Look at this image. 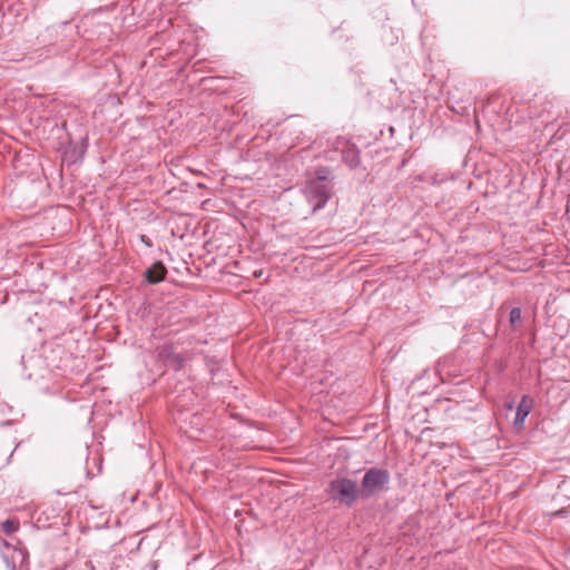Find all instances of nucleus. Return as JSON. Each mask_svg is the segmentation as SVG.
I'll list each match as a JSON object with an SVG mask.
<instances>
[{"instance_id":"nucleus-12","label":"nucleus","mask_w":570,"mask_h":570,"mask_svg":"<svg viewBox=\"0 0 570 570\" xmlns=\"http://www.w3.org/2000/svg\"><path fill=\"white\" fill-rule=\"evenodd\" d=\"M254 275H255V277H259L262 275V272H259V273L255 272Z\"/></svg>"},{"instance_id":"nucleus-6","label":"nucleus","mask_w":570,"mask_h":570,"mask_svg":"<svg viewBox=\"0 0 570 570\" xmlns=\"http://www.w3.org/2000/svg\"><path fill=\"white\" fill-rule=\"evenodd\" d=\"M343 160L351 167L354 168L360 164L358 153L353 148H348L343 153Z\"/></svg>"},{"instance_id":"nucleus-4","label":"nucleus","mask_w":570,"mask_h":570,"mask_svg":"<svg viewBox=\"0 0 570 570\" xmlns=\"http://www.w3.org/2000/svg\"><path fill=\"white\" fill-rule=\"evenodd\" d=\"M533 400L529 395H524L521 399L520 404L518 405L514 425L517 428H521L524 423L525 417L529 415L532 409Z\"/></svg>"},{"instance_id":"nucleus-8","label":"nucleus","mask_w":570,"mask_h":570,"mask_svg":"<svg viewBox=\"0 0 570 570\" xmlns=\"http://www.w3.org/2000/svg\"><path fill=\"white\" fill-rule=\"evenodd\" d=\"M1 527L6 534H11V533H14L16 531H18L19 522L16 520L8 519L2 522Z\"/></svg>"},{"instance_id":"nucleus-11","label":"nucleus","mask_w":570,"mask_h":570,"mask_svg":"<svg viewBox=\"0 0 570 570\" xmlns=\"http://www.w3.org/2000/svg\"><path fill=\"white\" fill-rule=\"evenodd\" d=\"M505 406H507L508 410H512L513 409V402L507 403Z\"/></svg>"},{"instance_id":"nucleus-2","label":"nucleus","mask_w":570,"mask_h":570,"mask_svg":"<svg viewBox=\"0 0 570 570\" xmlns=\"http://www.w3.org/2000/svg\"><path fill=\"white\" fill-rule=\"evenodd\" d=\"M390 481V473L386 470L373 468L363 476L361 493L363 497H371L382 490Z\"/></svg>"},{"instance_id":"nucleus-7","label":"nucleus","mask_w":570,"mask_h":570,"mask_svg":"<svg viewBox=\"0 0 570 570\" xmlns=\"http://www.w3.org/2000/svg\"><path fill=\"white\" fill-rule=\"evenodd\" d=\"M185 361L186 358L180 354H170L167 357V364L176 370H179Z\"/></svg>"},{"instance_id":"nucleus-1","label":"nucleus","mask_w":570,"mask_h":570,"mask_svg":"<svg viewBox=\"0 0 570 570\" xmlns=\"http://www.w3.org/2000/svg\"><path fill=\"white\" fill-rule=\"evenodd\" d=\"M331 186L326 183V176H318L312 179L306 186V195L308 202L313 205V212L325 206L331 197Z\"/></svg>"},{"instance_id":"nucleus-9","label":"nucleus","mask_w":570,"mask_h":570,"mask_svg":"<svg viewBox=\"0 0 570 570\" xmlns=\"http://www.w3.org/2000/svg\"><path fill=\"white\" fill-rule=\"evenodd\" d=\"M510 323L515 326L521 323V309L519 307H513L510 312Z\"/></svg>"},{"instance_id":"nucleus-10","label":"nucleus","mask_w":570,"mask_h":570,"mask_svg":"<svg viewBox=\"0 0 570 570\" xmlns=\"http://www.w3.org/2000/svg\"><path fill=\"white\" fill-rule=\"evenodd\" d=\"M317 176L316 178H318V176H326L327 177V174H328V170L326 168H321L317 170Z\"/></svg>"},{"instance_id":"nucleus-3","label":"nucleus","mask_w":570,"mask_h":570,"mask_svg":"<svg viewBox=\"0 0 570 570\" xmlns=\"http://www.w3.org/2000/svg\"><path fill=\"white\" fill-rule=\"evenodd\" d=\"M332 495L342 503L351 504L357 498L358 490L355 481L350 479H338L330 484Z\"/></svg>"},{"instance_id":"nucleus-5","label":"nucleus","mask_w":570,"mask_h":570,"mask_svg":"<svg viewBox=\"0 0 570 570\" xmlns=\"http://www.w3.org/2000/svg\"><path fill=\"white\" fill-rule=\"evenodd\" d=\"M167 274V269L161 262H155L146 272L145 277L148 283L157 284L161 282Z\"/></svg>"}]
</instances>
